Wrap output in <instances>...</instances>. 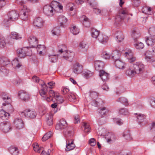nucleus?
<instances>
[{
  "label": "nucleus",
  "mask_w": 155,
  "mask_h": 155,
  "mask_svg": "<svg viewBox=\"0 0 155 155\" xmlns=\"http://www.w3.org/2000/svg\"><path fill=\"white\" fill-rule=\"evenodd\" d=\"M43 83V84L41 85V89L39 91L40 95L41 97L45 98L48 102H50L52 100L53 101L54 99H55L58 95L52 90H50L48 92V94H47V92L48 87L44 82Z\"/></svg>",
  "instance_id": "obj_1"
},
{
  "label": "nucleus",
  "mask_w": 155,
  "mask_h": 155,
  "mask_svg": "<svg viewBox=\"0 0 155 155\" xmlns=\"http://www.w3.org/2000/svg\"><path fill=\"white\" fill-rule=\"evenodd\" d=\"M8 18H5L3 22L6 25L9 24L11 21H15L18 20L19 15L17 12L12 11L10 12L8 14Z\"/></svg>",
  "instance_id": "obj_2"
},
{
  "label": "nucleus",
  "mask_w": 155,
  "mask_h": 155,
  "mask_svg": "<svg viewBox=\"0 0 155 155\" xmlns=\"http://www.w3.org/2000/svg\"><path fill=\"white\" fill-rule=\"evenodd\" d=\"M20 4L23 6V8L20 12L19 16L22 20L26 21L28 20L30 10L24 5L23 2L21 1Z\"/></svg>",
  "instance_id": "obj_3"
},
{
  "label": "nucleus",
  "mask_w": 155,
  "mask_h": 155,
  "mask_svg": "<svg viewBox=\"0 0 155 155\" xmlns=\"http://www.w3.org/2000/svg\"><path fill=\"white\" fill-rule=\"evenodd\" d=\"M17 53L18 56L21 58H24L26 56H31L32 54L31 49L28 47L18 49Z\"/></svg>",
  "instance_id": "obj_4"
},
{
  "label": "nucleus",
  "mask_w": 155,
  "mask_h": 155,
  "mask_svg": "<svg viewBox=\"0 0 155 155\" xmlns=\"http://www.w3.org/2000/svg\"><path fill=\"white\" fill-rule=\"evenodd\" d=\"M127 15V12L126 9H122L120 10L115 17L114 21V23L116 25H118Z\"/></svg>",
  "instance_id": "obj_5"
},
{
  "label": "nucleus",
  "mask_w": 155,
  "mask_h": 155,
  "mask_svg": "<svg viewBox=\"0 0 155 155\" xmlns=\"http://www.w3.org/2000/svg\"><path fill=\"white\" fill-rule=\"evenodd\" d=\"M132 36L135 41L134 43L135 47L137 49H140L143 48L144 47V45L143 43L140 42H139L137 41V38L140 36V35L137 33L136 31L133 30Z\"/></svg>",
  "instance_id": "obj_6"
},
{
  "label": "nucleus",
  "mask_w": 155,
  "mask_h": 155,
  "mask_svg": "<svg viewBox=\"0 0 155 155\" xmlns=\"http://www.w3.org/2000/svg\"><path fill=\"white\" fill-rule=\"evenodd\" d=\"M20 114L21 117L33 119L36 117L37 114L34 110L26 109L23 112H21Z\"/></svg>",
  "instance_id": "obj_7"
},
{
  "label": "nucleus",
  "mask_w": 155,
  "mask_h": 155,
  "mask_svg": "<svg viewBox=\"0 0 155 155\" xmlns=\"http://www.w3.org/2000/svg\"><path fill=\"white\" fill-rule=\"evenodd\" d=\"M11 123L7 121H4L0 124V130L5 133H7L11 130Z\"/></svg>",
  "instance_id": "obj_8"
},
{
  "label": "nucleus",
  "mask_w": 155,
  "mask_h": 155,
  "mask_svg": "<svg viewBox=\"0 0 155 155\" xmlns=\"http://www.w3.org/2000/svg\"><path fill=\"white\" fill-rule=\"evenodd\" d=\"M44 13L48 16L51 17L53 15V12L56 11L54 7H52L50 5H46L43 8Z\"/></svg>",
  "instance_id": "obj_9"
},
{
  "label": "nucleus",
  "mask_w": 155,
  "mask_h": 155,
  "mask_svg": "<svg viewBox=\"0 0 155 155\" xmlns=\"http://www.w3.org/2000/svg\"><path fill=\"white\" fill-rule=\"evenodd\" d=\"M132 68L136 72V74H139L143 72L144 65L140 62H137L133 65Z\"/></svg>",
  "instance_id": "obj_10"
},
{
  "label": "nucleus",
  "mask_w": 155,
  "mask_h": 155,
  "mask_svg": "<svg viewBox=\"0 0 155 155\" xmlns=\"http://www.w3.org/2000/svg\"><path fill=\"white\" fill-rule=\"evenodd\" d=\"M134 114L137 115V121L139 124L141 125H144L148 123V121L146 119V115L144 114L137 113H135Z\"/></svg>",
  "instance_id": "obj_11"
},
{
  "label": "nucleus",
  "mask_w": 155,
  "mask_h": 155,
  "mask_svg": "<svg viewBox=\"0 0 155 155\" xmlns=\"http://www.w3.org/2000/svg\"><path fill=\"white\" fill-rule=\"evenodd\" d=\"M64 136L65 137L66 140L71 139V138L74 135V130L73 128L72 127H68V129L64 130L63 131Z\"/></svg>",
  "instance_id": "obj_12"
},
{
  "label": "nucleus",
  "mask_w": 155,
  "mask_h": 155,
  "mask_svg": "<svg viewBox=\"0 0 155 155\" xmlns=\"http://www.w3.org/2000/svg\"><path fill=\"white\" fill-rule=\"evenodd\" d=\"M68 127V124L66 121L63 119H61L59 123L56 126V128L58 130H61L62 129L66 130Z\"/></svg>",
  "instance_id": "obj_13"
},
{
  "label": "nucleus",
  "mask_w": 155,
  "mask_h": 155,
  "mask_svg": "<svg viewBox=\"0 0 155 155\" xmlns=\"http://www.w3.org/2000/svg\"><path fill=\"white\" fill-rule=\"evenodd\" d=\"M65 150L66 151L73 150L75 147L74 143V140L72 139L66 140V146Z\"/></svg>",
  "instance_id": "obj_14"
},
{
  "label": "nucleus",
  "mask_w": 155,
  "mask_h": 155,
  "mask_svg": "<svg viewBox=\"0 0 155 155\" xmlns=\"http://www.w3.org/2000/svg\"><path fill=\"white\" fill-rule=\"evenodd\" d=\"M19 97L24 101H28L30 98L29 94L24 91H21L18 93Z\"/></svg>",
  "instance_id": "obj_15"
},
{
  "label": "nucleus",
  "mask_w": 155,
  "mask_h": 155,
  "mask_svg": "<svg viewBox=\"0 0 155 155\" xmlns=\"http://www.w3.org/2000/svg\"><path fill=\"white\" fill-rule=\"evenodd\" d=\"M44 21L40 17L36 18L33 22L34 25L38 28H41L43 25Z\"/></svg>",
  "instance_id": "obj_16"
},
{
  "label": "nucleus",
  "mask_w": 155,
  "mask_h": 155,
  "mask_svg": "<svg viewBox=\"0 0 155 155\" xmlns=\"http://www.w3.org/2000/svg\"><path fill=\"white\" fill-rule=\"evenodd\" d=\"M125 54L130 63H132L136 60V57L133 55L131 51L130 50H129L127 51L126 52Z\"/></svg>",
  "instance_id": "obj_17"
},
{
  "label": "nucleus",
  "mask_w": 155,
  "mask_h": 155,
  "mask_svg": "<svg viewBox=\"0 0 155 155\" xmlns=\"http://www.w3.org/2000/svg\"><path fill=\"white\" fill-rule=\"evenodd\" d=\"M83 67L79 63H77L73 65V72L78 74L81 72L82 71Z\"/></svg>",
  "instance_id": "obj_18"
},
{
  "label": "nucleus",
  "mask_w": 155,
  "mask_h": 155,
  "mask_svg": "<svg viewBox=\"0 0 155 155\" xmlns=\"http://www.w3.org/2000/svg\"><path fill=\"white\" fill-rule=\"evenodd\" d=\"M74 56V54L72 52L68 51L65 52L64 55H63V57L64 59L68 61H71Z\"/></svg>",
  "instance_id": "obj_19"
},
{
  "label": "nucleus",
  "mask_w": 155,
  "mask_h": 155,
  "mask_svg": "<svg viewBox=\"0 0 155 155\" xmlns=\"http://www.w3.org/2000/svg\"><path fill=\"white\" fill-rule=\"evenodd\" d=\"M30 45L33 47H35L38 43L37 38L34 36H31L28 39Z\"/></svg>",
  "instance_id": "obj_20"
},
{
  "label": "nucleus",
  "mask_w": 155,
  "mask_h": 155,
  "mask_svg": "<svg viewBox=\"0 0 155 155\" xmlns=\"http://www.w3.org/2000/svg\"><path fill=\"white\" fill-rule=\"evenodd\" d=\"M14 124L16 128L18 129H20L24 127L23 121L21 119L18 118H16L14 121Z\"/></svg>",
  "instance_id": "obj_21"
},
{
  "label": "nucleus",
  "mask_w": 155,
  "mask_h": 155,
  "mask_svg": "<svg viewBox=\"0 0 155 155\" xmlns=\"http://www.w3.org/2000/svg\"><path fill=\"white\" fill-rule=\"evenodd\" d=\"M104 66V63L100 61H97L95 62V69L100 72L102 70Z\"/></svg>",
  "instance_id": "obj_22"
},
{
  "label": "nucleus",
  "mask_w": 155,
  "mask_h": 155,
  "mask_svg": "<svg viewBox=\"0 0 155 155\" xmlns=\"http://www.w3.org/2000/svg\"><path fill=\"white\" fill-rule=\"evenodd\" d=\"M10 63V61L8 58L2 56L0 58V66L2 67L5 66Z\"/></svg>",
  "instance_id": "obj_23"
},
{
  "label": "nucleus",
  "mask_w": 155,
  "mask_h": 155,
  "mask_svg": "<svg viewBox=\"0 0 155 155\" xmlns=\"http://www.w3.org/2000/svg\"><path fill=\"white\" fill-rule=\"evenodd\" d=\"M2 99L4 101L5 103H3V105L5 106L7 105L10 104L11 102V100L10 97H8L7 94L5 93H3L2 94Z\"/></svg>",
  "instance_id": "obj_24"
},
{
  "label": "nucleus",
  "mask_w": 155,
  "mask_h": 155,
  "mask_svg": "<svg viewBox=\"0 0 155 155\" xmlns=\"http://www.w3.org/2000/svg\"><path fill=\"white\" fill-rule=\"evenodd\" d=\"M68 20V19L63 15L59 16L58 17V22L60 23V26L62 27H64Z\"/></svg>",
  "instance_id": "obj_25"
},
{
  "label": "nucleus",
  "mask_w": 155,
  "mask_h": 155,
  "mask_svg": "<svg viewBox=\"0 0 155 155\" xmlns=\"http://www.w3.org/2000/svg\"><path fill=\"white\" fill-rule=\"evenodd\" d=\"M145 41L148 45H153L155 43V36H150L146 38Z\"/></svg>",
  "instance_id": "obj_26"
},
{
  "label": "nucleus",
  "mask_w": 155,
  "mask_h": 155,
  "mask_svg": "<svg viewBox=\"0 0 155 155\" xmlns=\"http://www.w3.org/2000/svg\"><path fill=\"white\" fill-rule=\"evenodd\" d=\"M114 64L117 68L122 69L124 68L125 63L119 59L115 61Z\"/></svg>",
  "instance_id": "obj_27"
},
{
  "label": "nucleus",
  "mask_w": 155,
  "mask_h": 155,
  "mask_svg": "<svg viewBox=\"0 0 155 155\" xmlns=\"http://www.w3.org/2000/svg\"><path fill=\"white\" fill-rule=\"evenodd\" d=\"M145 54V59L146 60L151 63V61L153 59V54L151 51H147Z\"/></svg>",
  "instance_id": "obj_28"
},
{
  "label": "nucleus",
  "mask_w": 155,
  "mask_h": 155,
  "mask_svg": "<svg viewBox=\"0 0 155 155\" xmlns=\"http://www.w3.org/2000/svg\"><path fill=\"white\" fill-rule=\"evenodd\" d=\"M99 75L101 79L104 81H106L109 78V74L104 71H100Z\"/></svg>",
  "instance_id": "obj_29"
},
{
  "label": "nucleus",
  "mask_w": 155,
  "mask_h": 155,
  "mask_svg": "<svg viewBox=\"0 0 155 155\" xmlns=\"http://www.w3.org/2000/svg\"><path fill=\"white\" fill-rule=\"evenodd\" d=\"M9 114L5 112L4 110H0V118L3 120H5L8 119Z\"/></svg>",
  "instance_id": "obj_30"
},
{
  "label": "nucleus",
  "mask_w": 155,
  "mask_h": 155,
  "mask_svg": "<svg viewBox=\"0 0 155 155\" xmlns=\"http://www.w3.org/2000/svg\"><path fill=\"white\" fill-rule=\"evenodd\" d=\"M112 58L115 61L117 60L120 58V51L118 50H115L113 51L112 53Z\"/></svg>",
  "instance_id": "obj_31"
},
{
  "label": "nucleus",
  "mask_w": 155,
  "mask_h": 155,
  "mask_svg": "<svg viewBox=\"0 0 155 155\" xmlns=\"http://www.w3.org/2000/svg\"><path fill=\"white\" fill-rule=\"evenodd\" d=\"M108 40V37L103 34H101L99 35L98 40L102 44H105Z\"/></svg>",
  "instance_id": "obj_32"
},
{
  "label": "nucleus",
  "mask_w": 155,
  "mask_h": 155,
  "mask_svg": "<svg viewBox=\"0 0 155 155\" xmlns=\"http://www.w3.org/2000/svg\"><path fill=\"white\" fill-rule=\"evenodd\" d=\"M115 35L117 38V41L120 42L124 39V36L122 32L120 31H117L115 34Z\"/></svg>",
  "instance_id": "obj_33"
},
{
  "label": "nucleus",
  "mask_w": 155,
  "mask_h": 155,
  "mask_svg": "<svg viewBox=\"0 0 155 155\" xmlns=\"http://www.w3.org/2000/svg\"><path fill=\"white\" fill-rule=\"evenodd\" d=\"M8 150L12 155H17L19 153L18 149L16 147H11L9 148Z\"/></svg>",
  "instance_id": "obj_34"
},
{
  "label": "nucleus",
  "mask_w": 155,
  "mask_h": 155,
  "mask_svg": "<svg viewBox=\"0 0 155 155\" xmlns=\"http://www.w3.org/2000/svg\"><path fill=\"white\" fill-rule=\"evenodd\" d=\"M65 97L70 101L74 102L76 100L75 95L71 93H69Z\"/></svg>",
  "instance_id": "obj_35"
},
{
  "label": "nucleus",
  "mask_w": 155,
  "mask_h": 155,
  "mask_svg": "<svg viewBox=\"0 0 155 155\" xmlns=\"http://www.w3.org/2000/svg\"><path fill=\"white\" fill-rule=\"evenodd\" d=\"M126 74L127 75L129 76L130 77H133L136 74V72L133 69V68H129L126 71Z\"/></svg>",
  "instance_id": "obj_36"
},
{
  "label": "nucleus",
  "mask_w": 155,
  "mask_h": 155,
  "mask_svg": "<svg viewBox=\"0 0 155 155\" xmlns=\"http://www.w3.org/2000/svg\"><path fill=\"white\" fill-rule=\"evenodd\" d=\"M53 115L51 114H49L46 116V121L47 124L49 126L53 124Z\"/></svg>",
  "instance_id": "obj_37"
},
{
  "label": "nucleus",
  "mask_w": 155,
  "mask_h": 155,
  "mask_svg": "<svg viewBox=\"0 0 155 155\" xmlns=\"http://www.w3.org/2000/svg\"><path fill=\"white\" fill-rule=\"evenodd\" d=\"M12 64L16 69L19 68L22 66L21 64L19 63L18 59L17 58H15L13 60L12 62Z\"/></svg>",
  "instance_id": "obj_38"
},
{
  "label": "nucleus",
  "mask_w": 155,
  "mask_h": 155,
  "mask_svg": "<svg viewBox=\"0 0 155 155\" xmlns=\"http://www.w3.org/2000/svg\"><path fill=\"white\" fill-rule=\"evenodd\" d=\"M82 18H83L82 20L83 25L86 27H89L90 23L88 18L84 15L82 16Z\"/></svg>",
  "instance_id": "obj_39"
},
{
  "label": "nucleus",
  "mask_w": 155,
  "mask_h": 155,
  "mask_svg": "<svg viewBox=\"0 0 155 155\" xmlns=\"http://www.w3.org/2000/svg\"><path fill=\"white\" fill-rule=\"evenodd\" d=\"M59 49L58 52L59 53H65L68 51L67 46L65 45H60L58 46Z\"/></svg>",
  "instance_id": "obj_40"
},
{
  "label": "nucleus",
  "mask_w": 155,
  "mask_h": 155,
  "mask_svg": "<svg viewBox=\"0 0 155 155\" xmlns=\"http://www.w3.org/2000/svg\"><path fill=\"white\" fill-rule=\"evenodd\" d=\"M71 32L74 35L78 34L79 32V29L76 26H72L70 27Z\"/></svg>",
  "instance_id": "obj_41"
},
{
  "label": "nucleus",
  "mask_w": 155,
  "mask_h": 155,
  "mask_svg": "<svg viewBox=\"0 0 155 155\" xmlns=\"http://www.w3.org/2000/svg\"><path fill=\"white\" fill-rule=\"evenodd\" d=\"M117 102H119L127 106L128 104V101L126 98L121 97L119 98L117 100Z\"/></svg>",
  "instance_id": "obj_42"
},
{
  "label": "nucleus",
  "mask_w": 155,
  "mask_h": 155,
  "mask_svg": "<svg viewBox=\"0 0 155 155\" xmlns=\"http://www.w3.org/2000/svg\"><path fill=\"white\" fill-rule=\"evenodd\" d=\"M10 37L12 39L16 40L21 38V36L16 32H12L10 35Z\"/></svg>",
  "instance_id": "obj_43"
},
{
  "label": "nucleus",
  "mask_w": 155,
  "mask_h": 155,
  "mask_svg": "<svg viewBox=\"0 0 155 155\" xmlns=\"http://www.w3.org/2000/svg\"><path fill=\"white\" fill-rule=\"evenodd\" d=\"M91 35L93 38H97L99 36V31L95 28L91 29Z\"/></svg>",
  "instance_id": "obj_44"
},
{
  "label": "nucleus",
  "mask_w": 155,
  "mask_h": 155,
  "mask_svg": "<svg viewBox=\"0 0 155 155\" xmlns=\"http://www.w3.org/2000/svg\"><path fill=\"white\" fill-rule=\"evenodd\" d=\"M118 113L120 114L124 115H127L129 114L127 109L125 108H121L119 110Z\"/></svg>",
  "instance_id": "obj_45"
},
{
  "label": "nucleus",
  "mask_w": 155,
  "mask_h": 155,
  "mask_svg": "<svg viewBox=\"0 0 155 155\" xmlns=\"http://www.w3.org/2000/svg\"><path fill=\"white\" fill-rule=\"evenodd\" d=\"M32 146L34 150L38 153H40L41 152V150H43V148L42 147H39L37 143H35Z\"/></svg>",
  "instance_id": "obj_46"
},
{
  "label": "nucleus",
  "mask_w": 155,
  "mask_h": 155,
  "mask_svg": "<svg viewBox=\"0 0 155 155\" xmlns=\"http://www.w3.org/2000/svg\"><path fill=\"white\" fill-rule=\"evenodd\" d=\"M49 59L51 62H55L58 59L57 56L56 54L48 55Z\"/></svg>",
  "instance_id": "obj_47"
},
{
  "label": "nucleus",
  "mask_w": 155,
  "mask_h": 155,
  "mask_svg": "<svg viewBox=\"0 0 155 155\" xmlns=\"http://www.w3.org/2000/svg\"><path fill=\"white\" fill-rule=\"evenodd\" d=\"M83 75L87 79L92 76L93 73L89 70H86L83 71Z\"/></svg>",
  "instance_id": "obj_48"
},
{
  "label": "nucleus",
  "mask_w": 155,
  "mask_h": 155,
  "mask_svg": "<svg viewBox=\"0 0 155 155\" xmlns=\"http://www.w3.org/2000/svg\"><path fill=\"white\" fill-rule=\"evenodd\" d=\"M108 112V110L105 107L101 108L99 111V113L102 116L107 114Z\"/></svg>",
  "instance_id": "obj_49"
},
{
  "label": "nucleus",
  "mask_w": 155,
  "mask_h": 155,
  "mask_svg": "<svg viewBox=\"0 0 155 155\" xmlns=\"http://www.w3.org/2000/svg\"><path fill=\"white\" fill-rule=\"evenodd\" d=\"M84 129V131L86 133L89 132L90 131V127L88 124L86 123H83V126L82 127V129Z\"/></svg>",
  "instance_id": "obj_50"
},
{
  "label": "nucleus",
  "mask_w": 155,
  "mask_h": 155,
  "mask_svg": "<svg viewBox=\"0 0 155 155\" xmlns=\"http://www.w3.org/2000/svg\"><path fill=\"white\" fill-rule=\"evenodd\" d=\"M52 136V133L50 131L46 133L42 139L43 141H45L49 139Z\"/></svg>",
  "instance_id": "obj_51"
},
{
  "label": "nucleus",
  "mask_w": 155,
  "mask_h": 155,
  "mask_svg": "<svg viewBox=\"0 0 155 155\" xmlns=\"http://www.w3.org/2000/svg\"><path fill=\"white\" fill-rule=\"evenodd\" d=\"M51 32L52 34L54 35H58L60 33L59 27H57L54 28L52 30Z\"/></svg>",
  "instance_id": "obj_52"
},
{
  "label": "nucleus",
  "mask_w": 155,
  "mask_h": 155,
  "mask_svg": "<svg viewBox=\"0 0 155 155\" xmlns=\"http://www.w3.org/2000/svg\"><path fill=\"white\" fill-rule=\"evenodd\" d=\"M6 45L5 38L3 37H0V48H3Z\"/></svg>",
  "instance_id": "obj_53"
},
{
  "label": "nucleus",
  "mask_w": 155,
  "mask_h": 155,
  "mask_svg": "<svg viewBox=\"0 0 155 155\" xmlns=\"http://www.w3.org/2000/svg\"><path fill=\"white\" fill-rule=\"evenodd\" d=\"M90 95L93 99L97 98L98 97V93L94 91H90Z\"/></svg>",
  "instance_id": "obj_54"
},
{
  "label": "nucleus",
  "mask_w": 155,
  "mask_h": 155,
  "mask_svg": "<svg viewBox=\"0 0 155 155\" xmlns=\"http://www.w3.org/2000/svg\"><path fill=\"white\" fill-rule=\"evenodd\" d=\"M54 99L56 100L57 103L58 104L62 103L64 101L63 98L58 95L56 96V97Z\"/></svg>",
  "instance_id": "obj_55"
},
{
  "label": "nucleus",
  "mask_w": 155,
  "mask_h": 155,
  "mask_svg": "<svg viewBox=\"0 0 155 155\" xmlns=\"http://www.w3.org/2000/svg\"><path fill=\"white\" fill-rule=\"evenodd\" d=\"M148 31L151 36H155V27L150 28L149 29Z\"/></svg>",
  "instance_id": "obj_56"
},
{
  "label": "nucleus",
  "mask_w": 155,
  "mask_h": 155,
  "mask_svg": "<svg viewBox=\"0 0 155 155\" xmlns=\"http://www.w3.org/2000/svg\"><path fill=\"white\" fill-rule=\"evenodd\" d=\"M79 46L81 48H85L87 49L88 48V45H87L86 42L82 41L79 44Z\"/></svg>",
  "instance_id": "obj_57"
},
{
  "label": "nucleus",
  "mask_w": 155,
  "mask_h": 155,
  "mask_svg": "<svg viewBox=\"0 0 155 155\" xmlns=\"http://www.w3.org/2000/svg\"><path fill=\"white\" fill-rule=\"evenodd\" d=\"M150 131L155 134V122H153L151 124L150 127Z\"/></svg>",
  "instance_id": "obj_58"
},
{
  "label": "nucleus",
  "mask_w": 155,
  "mask_h": 155,
  "mask_svg": "<svg viewBox=\"0 0 155 155\" xmlns=\"http://www.w3.org/2000/svg\"><path fill=\"white\" fill-rule=\"evenodd\" d=\"M150 131L155 134V122H153L151 124L150 127Z\"/></svg>",
  "instance_id": "obj_59"
},
{
  "label": "nucleus",
  "mask_w": 155,
  "mask_h": 155,
  "mask_svg": "<svg viewBox=\"0 0 155 155\" xmlns=\"http://www.w3.org/2000/svg\"><path fill=\"white\" fill-rule=\"evenodd\" d=\"M37 50L38 51H39L40 50H42L44 51L45 49V46L44 45H37Z\"/></svg>",
  "instance_id": "obj_60"
},
{
  "label": "nucleus",
  "mask_w": 155,
  "mask_h": 155,
  "mask_svg": "<svg viewBox=\"0 0 155 155\" xmlns=\"http://www.w3.org/2000/svg\"><path fill=\"white\" fill-rule=\"evenodd\" d=\"M89 143L91 146H94L96 144V141L95 139L94 138H91L89 141Z\"/></svg>",
  "instance_id": "obj_61"
},
{
  "label": "nucleus",
  "mask_w": 155,
  "mask_h": 155,
  "mask_svg": "<svg viewBox=\"0 0 155 155\" xmlns=\"http://www.w3.org/2000/svg\"><path fill=\"white\" fill-rule=\"evenodd\" d=\"M57 5H58V2L55 1H53L51 3V5H50L52 7H54V9H55V8H57Z\"/></svg>",
  "instance_id": "obj_62"
},
{
  "label": "nucleus",
  "mask_w": 155,
  "mask_h": 155,
  "mask_svg": "<svg viewBox=\"0 0 155 155\" xmlns=\"http://www.w3.org/2000/svg\"><path fill=\"white\" fill-rule=\"evenodd\" d=\"M101 57L105 59H108L110 57L109 55L107 53L102 54H101Z\"/></svg>",
  "instance_id": "obj_63"
},
{
  "label": "nucleus",
  "mask_w": 155,
  "mask_h": 155,
  "mask_svg": "<svg viewBox=\"0 0 155 155\" xmlns=\"http://www.w3.org/2000/svg\"><path fill=\"white\" fill-rule=\"evenodd\" d=\"M32 79L33 81L36 83L38 82L40 80L39 78L35 75L32 77Z\"/></svg>",
  "instance_id": "obj_64"
}]
</instances>
